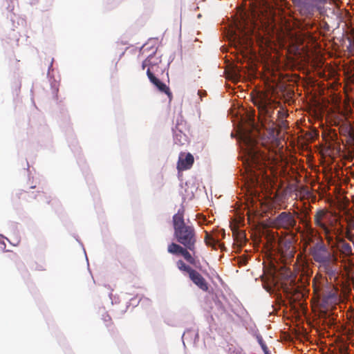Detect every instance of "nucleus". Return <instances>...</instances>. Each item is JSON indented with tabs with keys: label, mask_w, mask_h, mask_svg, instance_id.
Returning a JSON list of instances; mask_svg holds the SVG:
<instances>
[{
	"label": "nucleus",
	"mask_w": 354,
	"mask_h": 354,
	"mask_svg": "<svg viewBox=\"0 0 354 354\" xmlns=\"http://www.w3.org/2000/svg\"><path fill=\"white\" fill-rule=\"evenodd\" d=\"M239 141L246 173L245 184L248 191L253 194L256 192L253 188L259 185L261 187L264 180L268 181L269 179V175L263 171V165L261 163V161L264 160V156L259 152L254 133L249 130H241Z\"/></svg>",
	"instance_id": "f257e3e1"
},
{
	"label": "nucleus",
	"mask_w": 354,
	"mask_h": 354,
	"mask_svg": "<svg viewBox=\"0 0 354 354\" xmlns=\"http://www.w3.org/2000/svg\"><path fill=\"white\" fill-rule=\"evenodd\" d=\"M250 30H243L238 27L236 30H231L229 39L231 45L234 46L241 53H248L252 44V39L249 35Z\"/></svg>",
	"instance_id": "f03ea898"
},
{
	"label": "nucleus",
	"mask_w": 354,
	"mask_h": 354,
	"mask_svg": "<svg viewBox=\"0 0 354 354\" xmlns=\"http://www.w3.org/2000/svg\"><path fill=\"white\" fill-rule=\"evenodd\" d=\"M160 62V60L159 57H157L156 55H150L147 57V59L144 61L142 64V67L143 68H145V67H148L147 73L150 81L154 85H156L160 91H163L167 94L169 95V88H167V86L165 84L160 82L151 73V70L153 69V66L157 65Z\"/></svg>",
	"instance_id": "7ed1b4c3"
},
{
	"label": "nucleus",
	"mask_w": 354,
	"mask_h": 354,
	"mask_svg": "<svg viewBox=\"0 0 354 354\" xmlns=\"http://www.w3.org/2000/svg\"><path fill=\"white\" fill-rule=\"evenodd\" d=\"M296 224L294 216L290 212H283L277 216L274 221L273 225L277 227H283L290 229L293 227Z\"/></svg>",
	"instance_id": "20e7f679"
},
{
	"label": "nucleus",
	"mask_w": 354,
	"mask_h": 354,
	"mask_svg": "<svg viewBox=\"0 0 354 354\" xmlns=\"http://www.w3.org/2000/svg\"><path fill=\"white\" fill-rule=\"evenodd\" d=\"M174 225L175 229V235L180 243H186L189 239L187 236H183V227H186L184 225L183 214L179 212L174 216Z\"/></svg>",
	"instance_id": "39448f33"
},
{
	"label": "nucleus",
	"mask_w": 354,
	"mask_h": 354,
	"mask_svg": "<svg viewBox=\"0 0 354 354\" xmlns=\"http://www.w3.org/2000/svg\"><path fill=\"white\" fill-rule=\"evenodd\" d=\"M194 162V157L190 153H181L179 156L177 168L178 170L189 169Z\"/></svg>",
	"instance_id": "423d86ee"
},
{
	"label": "nucleus",
	"mask_w": 354,
	"mask_h": 354,
	"mask_svg": "<svg viewBox=\"0 0 354 354\" xmlns=\"http://www.w3.org/2000/svg\"><path fill=\"white\" fill-rule=\"evenodd\" d=\"M189 277L192 279V281L201 290H207V284L200 274L194 270H191L189 272Z\"/></svg>",
	"instance_id": "0eeeda50"
},
{
	"label": "nucleus",
	"mask_w": 354,
	"mask_h": 354,
	"mask_svg": "<svg viewBox=\"0 0 354 354\" xmlns=\"http://www.w3.org/2000/svg\"><path fill=\"white\" fill-rule=\"evenodd\" d=\"M183 236H188L187 241L186 243H181L185 246L191 248V247L193 245L194 243V234H193V230L191 227L187 226L185 227H183Z\"/></svg>",
	"instance_id": "6e6552de"
},
{
	"label": "nucleus",
	"mask_w": 354,
	"mask_h": 354,
	"mask_svg": "<svg viewBox=\"0 0 354 354\" xmlns=\"http://www.w3.org/2000/svg\"><path fill=\"white\" fill-rule=\"evenodd\" d=\"M183 248L176 243H171L168 247V252L172 254H180Z\"/></svg>",
	"instance_id": "1a4fd4ad"
},
{
	"label": "nucleus",
	"mask_w": 354,
	"mask_h": 354,
	"mask_svg": "<svg viewBox=\"0 0 354 354\" xmlns=\"http://www.w3.org/2000/svg\"><path fill=\"white\" fill-rule=\"evenodd\" d=\"M324 216L325 212L323 210H320L318 212H317L316 215L315 216V221L317 225L322 227L324 226L323 223H322V219Z\"/></svg>",
	"instance_id": "9d476101"
},
{
	"label": "nucleus",
	"mask_w": 354,
	"mask_h": 354,
	"mask_svg": "<svg viewBox=\"0 0 354 354\" xmlns=\"http://www.w3.org/2000/svg\"><path fill=\"white\" fill-rule=\"evenodd\" d=\"M187 261L192 262L193 259L191 256V254L185 249H182L180 253Z\"/></svg>",
	"instance_id": "9b49d317"
},
{
	"label": "nucleus",
	"mask_w": 354,
	"mask_h": 354,
	"mask_svg": "<svg viewBox=\"0 0 354 354\" xmlns=\"http://www.w3.org/2000/svg\"><path fill=\"white\" fill-rule=\"evenodd\" d=\"M177 266L179 268V270H183V271H187L189 272L192 270L182 261H178Z\"/></svg>",
	"instance_id": "f8f14e48"
},
{
	"label": "nucleus",
	"mask_w": 354,
	"mask_h": 354,
	"mask_svg": "<svg viewBox=\"0 0 354 354\" xmlns=\"http://www.w3.org/2000/svg\"><path fill=\"white\" fill-rule=\"evenodd\" d=\"M218 241V239L214 237H211L209 241H207V243L209 245L213 244L214 242Z\"/></svg>",
	"instance_id": "ddd939ff"
},
{
	"label": "nucleus",
	"mask_w": 354,
	"mask_h": 354,
	"mask_svg": "<svg viewBox=\"0 0 354 354\" xmlns=\"http://www.w3.org/2000/svg\"><path fill=\"white\" fill-rule=\"evenodd\" d=\"M266 106V102H262L261 104L259 105V107H262V108H265Z\"/></svg>",
	"instance_id": "4468645a"
},
{
	"label": "nucleus",
	"mask_w": 354,
	"mask_h": 354,
	"mask_svg": "<svg viewBox=\"0 0 354 354\" xmlns=\"http://www.w3.org/2000/svg\"><path fill=\"white\" fill-rule=\"evenodd\" d=\"M186 139H185V136H183V140L185 141Z\"/></svg>",
	"instance_id": "2eb2a0df"
}]
</instances>
